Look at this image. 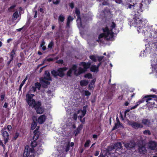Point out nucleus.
Returning <instances> with one entry per match:
<instances>
[{"label": "nucleus", "mask_w": 157, "mask_h": 157, "mask_svg": "<svg viewBox=\"0 0 157 157\" xmlns=\"http://www.w3.org/2000/svg\"><path fill=\"white\" fill-rule=\"evenodd\" d=\"M116 24L112 22L109 27L107 26L103 28V33L100 34L98 37V39L97 41L98 42L104 43V40H113V34L114 33V30L115 29Z\"/></svg>", "instance_id": "obj_1"}, {"label": "nucleus", "mask_w": 157, "mask_h": 157, "mask_svg": "<svg viewBox=\"0 0 157 157\" xmlns=\"http://www.w3.org/2000/svg\"><path fill=\"white\" fill-rule=\"evenodd\" d=\"M79 65L83 67H79L78 69H77L76 65H74L67 72V75L70 76L71 75L73 71H74L75 75L78 76L80 74L85 72L87 69L90 66L89 63H87L85 62H82L79 64Z\"/></svg>", "instance_id": "obj_2"}, {"label": "nucleus", "mask_w": 157, "mask_h": 157, "mask_svg": "<svg viewBox=\"0 0 157 157\" xmlns=\"http://www.w3.org/2000/svg\"><path fill=\"white\" fill-rule=\"evenodd\" d=\"M143 22L142 19L138 15L136 14L133 18V20L132 21V25L135 27H137V30L138 33H142L144 34L147 32H146V29L143 27Z\"/></svg>", "instance_id": "obj_3"}, {"label": "nucleus", "mask_w": 157, "mask_h": 157, "mask_svg": "<svg viewBox=\"0 0 157 157\" xmlns=\"http://www.w3.org/2000/svg\"><path fill=\"white\" fill-rule=\"evenodd\" d=\"M26 101L29 106H31L36 110V112L38 114H41L44 111L43 109L41 107V102L39 101L36 102L35 100L29 99V95H27Z\"/></svg>", "instance_id": "obj_4"}, {"label": "nucleus", "mask_w": 157, "mask_h": 157, "mask_svg": "<svg viewBox=\"0 0 157 157\" xmlns=\"http://www.w3.org/2000/svg\"><path fill=\"white\" fill-rule=\"evenodd\" d=\"M45 77L43 78L40 79V82L41 83L42 86L44 88H47V86L50 84L49 80H51L50 73L48 71H46L45 72Z\"/></svg>", "instance_id": "obj_5"}, {"label": "nucleus", "mask_w": 157, "mask_h": 157, "mask_svg": "<svg viewBox=\"0 0 157 157\" xmlns=\"http://www.w3.org/2000/svg\"><path fill=\"white\" fill-rule=\"evenodd\" d=\"M40 84L38 82H36L35 84V86H33L30 90L28 91L26 96V99H27V95H29V99H33V97L35 96V95L33 94L36 90L37 88L39 90L40 89L41 86Z\"/></svg>", "instance_id": "obj_6"}, {"label": "nucleus", "mask_w": 157, "mask_h": 157, "mask_svg": "<svg viewBox=\"0 0 157 157\" xmlns=\"http://www.w3.org/2000/svg\"><path fill=\"white\" fill-rule=\"evenodd\" d=\"M156 98L157 96L155 95H150L144 97V99L147 104H149L152 107H156V106H155V105Z\"/></svg>", "instance_id": "obj_7"}, {"label": "nucleus", "mask_w": 157, "mask_h": 157, "mask_svg": "<svg viewBox=\"0 0 157 157\" xmlns=\"http://www.w3.org/2000/svg\"><path fill=\"white\" fill-rule=\"evenodd\" d=\"M67 70L66 67L60 68L57 71L53 70L51 71V73L54 76H59L61 77H63L64 75V72Z\"/></svg>", "instance_id": "obj_8"}, {"label": "nucleus", "mask_w": 157, "mask_h": 157, "mask_svg": "<svg viewBox=\"0 0 157 157\" xmlns=\"http://www.w3.org/2000/svg\"><path fill=\"white\" fill-rule=\"evenodd\" d=\"M123 144L124 145V146L128 150H130L134 148L136 145L135 142L133 141L128 142H124Z\"/></svg>", "instance_id": "obj_9"}, {"label": "nucleus", "mask_w": 157, "mask_h": 157, "mask_svg": "<svg viewBox=\"0 0 157 157\" xmlns=\"http://www.w3.org/2000/svg\"><path fill=\"white\" fill-rule=\"evenodd\" d=\"M75 13L77 15V24L78 25H79L81 27L83 28L82 23L81 21V19L80 17V12L78 9H76L75 10Z\"/></svg>", "instance_id": "obj_10"}, {"label": "nucleus", "mask_w": 157, "mask_h": 157, "mask_svg": "<svg viewBox=\"0 0 157 157\" xmlns=\"http://www.w3.org/2000/svg\"><path fill=\"white\" fill-rule=\"evenodd\" d=\"M86 113V107L84 106L83 107V110H79L78 111V114L79 115L78 116V118H79V119L81 122H82V118L84 116Z\"/></svg>", "instance_id": "obj_11"}, {"label": "nucleus", "mask_w": 157, "mask_h": 157, "mask_svg": "<svg viewBox=\"0 0 157 157\" xmlns=\"http://www.w3.org/2000/svg\"><path fill=\"white\" fill-rule=\"evenodd\" d=\"M129 124L131 125L133 128L136 129L143 127V125L141 124L136 122H131L129 123Z\"/></svg>", "instance_id": "obj_12"}, {"label": "nucleus", "mask_w": 157, "mask_h": 157, "mask_svg": "<svg viewBox=\"0 0 157 157\" xmlns=\"http://www.w3.org/2000/svg\"><path fill=\"white\" fill-rule=\"evenodd\" d=\"M157 146L156 143L154 141H150L148 143L149 148L151 150H154Z\"/></svg>", "instance_id": "obj_13"}, {"label": "nucleus", "mask_w": 157, "mask_h": 157, "mask_svg": "<svg viewBox=\"0 0 157 157\" xmlns=\"http://www.w3.org/2000/svg\"><path fill=\"white\" fill-rule=\"evenodd\" d=\"M139 151L141 154H145L147 152V150L146 148L144 146H139Z\"/></svg>", "instance_id": "obj_14"}, {"label": "nucleus", "mask_w": 157, "mask_h": 157, "mask_svg": "<svg viewBox=\"0 0 157 157\" xmlns=\"http://www.w3.org/2000/svg\"><path fill=\"white\" fill-rule=\"evenodd\" d=\"M46 119V116L45 115L40 116L38 119V122L40 124L44 123Z\"/></svg>", "instance_id": "obj_15"}, {"label": "nucleus", "mask_w": 157, "mask_h": 157, "mask_svg": "<svg viewBox=\"0 0 157 157\" xmlns=\"http://www.w3.org/2000/svg\"><path fill=\"white\" fill-rule=\"evenodd\" d=\"M38 138V136H36V134H35L33 138L34 141H32L31 144V146L32 147H35L37 145H39L38 144H37L36 142L34 140H36Z\"/></svg>", "instance_id": "obj_16"}, {"label": "nucleus", "mask_w": 157, "mask_h": 157, "mask_svg": "<svg viewBox=\"0 0 157 157\" xmlns=\"http://www.w3.org/2000/svg\"><path fill=\"white\" fill-rule=\"evenodd\" d=\"M136 8H134V9H136L138 13H139L140 12H142L143 11V10L142 9V4L141 3H140L139 4L136 3Z\"/></svg>", "instance_id": "obj_17"}, {"label": "nucleus", "mask_w": 157, "mask_h": 157, "mask_svg": "<svg viewBox=\"0 0 157 157\" xmlns=\"http://www.w3.org/2000/svg\"><path fill=\"white\" fill-rule=\"evenodd\" d=\"M6 128H3L2 130V135L4 138H8L9 134L6 131Z\"/></svg>", "instance_id": "obj_18"}, {"label": "nucleus", "mask_w": 157, "mask_h": 157, "mask_svg": "<svg viewBox=\"0 0 157 157\" xmlns=\"http://www.w3.org/2000/svg\"><path fill=\"white\" fill-rule=\"evenodd\" d=\"M113 147L114 149L116 150L120 149L122 147V144L120 142H117L115 143L113 145Z\"/></svg>", "instance_id": "obj_19"}, {"label": "nucleus", "mask_w": 157, "mask_h": 157, "mask_svg": "<svg viewBox=\"0 0 157 157\" xmlns=\"http://www.w3.org/2000/svg\"><path fill=\"white\" fill-rule=\"evenodd\" d=\"M29 146H26L25 148L24 152L23 154V157H27L29 154V151L28 152Z\"/></svg>", "instance_id": "obj_20"}, {"label": "nucleus", "mask_w": 157, "mask_h": 157, "mask_svg": "<svg viewBox=\"0 0 157 157\" xmlns=\"http://www.w3.org/2000/svg\"><path fill=\"white\" fill-rule=\"evenodd\" d=\"M142 123L144 125L148 126H149L150 125V121L147 119H143L142 120Z\"/></svg>", "instance_id": "obj_21"}, {"label": "nucleus", "mask_w": 157, "mask_h": 157, "mask_svg": "<svg viewBox=\"0 0 157 157\" xmlns=\"http://www.w3.org/2000/svg\"><path fill=\"white\" fill-rule=\"evenodd\" d=\"M98 67L96 65H92L91 68L90 70L91 71L93 72H97L98 71Z\"/></svg>", "instance_id": "obj_22"}, {"label": "nucleus", "mask_w": 157, "mask_h": 157, "mask_svg": "<svg viewBox=\"0 0 157 157\" xmlns=\"http://www.w3.org/2000/svg\"><path fill=\"white\" fill-rule=\"evenodd\" d=\"M121 126H122V125L120 124V121L119 120L118 121H117V123L115 124V126L113 128L112 130H113L116 129H117L120 127Z\"/></svg>", "instance_id": "obj_23"}, {"label": "nucleus", "mask_w": 157, "mask_h": 157, "mask_svg": "<svg viewBox=\"0 0 157 157\" xmlns=\"http://www.w3.org/2000/svg\"><path fill=\"white\" fill-rule=\"evenodd\" d=\"M88 83V81L86 80H82L80 82V85L82 86H86Z\"/></svg>", "instance_id": "obj_24"}, {"label": "nucleus", "mask_w": 157, "mask_h": 157, "mask_svg": "<svg viewBox=\"0 0 157 157\" xmlns=\"http://www.w3.org/2000/svg\"><path fill=\"white\" fill-rule=\"evenodd\" d=\"M116 150V149H114L113 147H109L108 149L109 153V154L114 153Z\"/></svg>", "instance_id": "obj_25"}, {"label": "nucleus", "mask_w": 157, "mask_h": 157, "mask_svg": "<svg viewBox=\"0 0 157 157\" xmlns=\"http://www.w3.org/2000/svg\"><path fill=\"white\" fill-rule=\"evenodd\" d=\"M65 19L64 16L62 14H60L58 18V21L59 23L60 22H63Z\"/></svg>", "instance_id": "obj_26"}, {"label": "nucleus", "mask_w": 157, "mask_h": 157, "mask_svg": "<svg viewBox=\"0 0 157 157\" xmlns=\"http://www.w3.org/2000/svg\"><path fill=\"white\" fill-rule=\"evenodd\" d=\"M27 79V77H26L22 81L21 83V84L20 85L19 88V91H20L21 90V88L24 85V84H25V81H26V80Z\"/></svg>", "instance_id": "obj_27"}, {"label": "nucleus", "mask_w": 157, "mask_h": 157, "mask_svg": "<svg viewBox=\"0 0 157 157\" xmlns=\"http://www.w3.org/2000/svg\"><path fill=\"white\" fill-rule=\"evenodd\" d=\"M45 44V42L44 40H43L41 42L40 44V47L42 48V49L43 51H44L46 49V47L44 45Z\"/></svg>", "instance_id": "obj_28"}, {"label": "nucleus", "mask_w": 157, "mask_h": 157, "mask_svg": "<svg viewBox=\"0 0 157 157\" xmlns=\"http://www.w3.org/2000/svg\"><path fill=\"white\" fill-rule=\"evenodd\" d=\"M18 17V12L16 11L13 14V20H15Z\"/></svg>", "instance_id": "obj_29"}, {"label": "nucleus", "mask_w": 157, "mask_h": 157, "mask_svg": "<svg viewBox=\"0 0 157 157\" xmlns=\"http://www.w3.org/2000/svg\"><path fill=\"white\" fill-rule=\"evenodd\" d=\"M37 124V123L33 120L31 125V129L32 130L34 129L36 126Z\"/></svg>", "instance_id": "obj_30"}, {"label": "nucleus", "mask_w": 157, "mask_h": 157, "mask_svg": "<svg viewBox=\"0 0 157 157\" xmlns=\"http://www.w3.org/2000/svg\"><path fill=\"white\" fill-rule=\"evenodd\" d=\"M73 19V18L71 17V16H69L67 19V25L68 26H69L70 23L71 21H72Z\"/></svg>", "instance_id": "obj_31"}, {"label": "nucleus", "mask_w": 157, "mask_h": 157, "mask_svg": "<svg viewBox=\"0 0 157 157\" xmlns=\"http://www.w3.org/2000/svg\"><path fill=\"white\" fill-rule=\"evenodd\" d=\"M90 142L91 141L90 140H86L84 144V147L86 148L89 147Z\"/></svg>", "instance_id": "obj_32"}, {"label": "nucleus", "mask_w": 157, "mask_h": 157, "mask_svg": "<svg viewBox=\"0 0 157 157\" xmlns=\"http://www.w3.org/2000/svg\"><path fill=\"white\" fill-rule=\"evenodd\" d=\"M145 101V99H144V97L143 98V99L141 100H139L138 102H137L136 103V105L137 107L141 103H142L144 102Z\"/></svg>", "instance_id": "obj_33"}, {"label": "nucleus", "mask_w": 157, "mask_h": 157, "mask_svg": "<svg viewBox=\"0 0 157 157\" xmlns=\"http://www.w3.org/2000/svg\"><path fill=\"white\" fill-rule=\"evenodd\" d=\"M95 80L94 79L91 82H90V84L89 85V87L91 88H92L94 84L95 83Z\"/></svg>", "instance_id": "obj_34"}, {"label": "nucleus", "mask_w": 157, "mask_h": 157, "mask_svg": "<svg viewBox=\"0 0 157 157\" xmlns=\"http://www.w3.org/2000/svg\"><path fill=\"white\" fill-rule=\"evenodd\" d=\"M66 148H65V150L66 152L68 151L69 150L70 144L69 143H66L65 146Z\"/></svg>", "instance_id": "obj_35"}, {"label": "nucleus", "mask_w": 157, "mask_h": 157, "mask_svg": "<svg viewBox=\"0 0 157 157\" xmlns=\"http://www.w3.org/2000/svg\"><path fill=\"white\" fill-rule=\"evenodd\" d=\"M84 77L86 78H92V75L90 73H88V74H86L85 75Z\"/></svg>", "instance_id": "obj_36"}, {"label": "nucleus", "mask_w": 157, "mask_h": 157, "mask_svg": "<svg viewBox=\"0 0 157 157\" xmlns=\"http://www.w3.org/2000/svg\"><path fill=\"white\" fill-rule=\"evenodd\" d=\"M90 59L94 61H96L97 60V58L94 56H90Z\"/></svg>", "instance_id": "obj_37"}, {"label": "nucleus", "mask_w": 157, "mask_h": 157, "mask_svg": "<svg viewBox=\"0 0 157 157\" xmlns=\"http://www.w3.org/2000/svg\"><path fill=\"white\" fill-rule=\"evenodd\" d=\"M128 8L131 9L133 8V9H134V8H136V4H133V5H131V4H129L128 5Z\"/></svg>", "instance_id": "obj_38"}, {"label": "nucleus", "mask_w": 157, "mask_h": 157, "mask_svg": "<svg viewBox=\"0 0 157 157\" xmlns=\"http://www.w3.org/2000/svg\"><path fill=\"white\" fill-rule=\"evenodd\" d=\"M16 6L15 5H13L10 7V8H8V10L10 12L13 11V10L14 8Z\"/></svg>", "instance_id": "obj_39"}, {"label": "nucleus", "mask_w": 157, "mask_h": 157, "mask_svg": "<svg viewBox=\"0 0 157 157\" xmlns=\"http://www.w3.org/2000/svg\"><path fill=\"white\" fill-rule=\"evenodd\" d=\"M15 54V51L14 49L10 53V57H14Z\"/></svg>", "instance_id": "obj_40"}, {"label": "nucleus", "mask_w": 157, "mask_h": 157, "mask_svg": "<svg viewBox=\"0 0 157 157\" xmlns=\"http://www.w3.org/2000/svg\"><path fill=\"white\" fill-rule=\"evenodd\" d=\"M144 134L150 135L151 133V132L149 130H145L144 132Z\"/></svg>", "instance_id": "obj_41"}, {"label": "nucleus", "mask_w": 157, "mask_h": 157, "mask_svg": "<svg viewBox=\"0 0 157 157\" xmlns=\"http://www.w3.org/2000/svg\"><path fill=\"white\" fill-rule=\"evenodd\" d=\"M73 118L75 120H76L77 119V114L75 113H74L73 116Z\"/></svg>", "instance_id": "obj_42"}, {"label": "nucleus", "mask_w": 157, "mask_h": 157, "mask_svg": "<svg viewBox=\"0 0 157 157\" xmlns=\"http://www.w3.org/2000/svg\"><path fill=\"white\" fill-rule=\"evenodd\" d=\"M53 42L52 41H51L48 45V47L49 48H52L53 46Z\"/></svg>", "instance_id": "obj_43"}, {"label": "nucleus", "mask_w": 157, "mask_h": 157, "mask_svg": "<svg viewBox=\"0 0 157 157\" xmlns=\"http://www.w3.org/2000/svg\"><path fill=\"white\" fill-rule=\"evenodd\" d=\"M104 56H98L97 58L98 59V61L99 62L101 61L103 59Z\"/></svg>", "instance_id": "obj_44"}, {"label": "nucleus", "mask_w": 157, "mask_h": 157, "mask_svg": "<svg viewBox=\"0 0 157 157\" xmlns=\"http://www.w3.org/2000/svg\"><path fill=\"white\" fill-rule=\"evenodd\" d=\"M56 62L59 64H62L63 63V60L62 59H59L56 61Z\"/></svg>", "instance_id": "obj_45"}, {"label": "nucleus", "mask_w": 157, "mask_h": 157, "mask_svg": "<svg viewBox=\"0 0 157 157\" xmlns=\"http://www.w3.org/2000/svg\"><path fill=\"white\" fill-rule=\"evenodd\" d=\"M80 131V130H79V129H78V128H77L76 131H75L74 132V133L75 134V136H76L78 133H79Z\"/></svg>", "instance_id": "obj_46"}, {"label": "nucleus", "mask_w": 157, "mask_h": 157, "mask_svg": "<svg viewBox=\"0 0 157 157\" xmlns=\"http://www.w3.org/2000/svg\"><path fill=\"white\" fill-rule=\"evenodd\" d=\"M85 94L86 96H89L90 94V93L87 90L85 91Z\"/></svg>", "instance_id": "obj_47"}, {"label": "nucleus", "mask_w": 157, "mask_h": 157, "mask_svg": "<svg viewBox=\"0 0 157 157\" xmlns=\"http://www.w3.org/2000/svg\"><path fill=\"white\" fill-rule=\"evenodd\" d=\"M4 66V64L3 63H2V62H0V70L2 69Z\"/></svg>", "instance_id": "obj_48"}, {"label": "nucleus", "mask_w": 157, "mask_h": 157, "mask_svg": "<svg viewBox=\"0 0 157 157\" xmlns=\"http://www.w3.org/2000/svg\"><path fill=\"white\" fill-rule=\"evenodd\" d=\"M7 129L9 131H10L12 129V127L10 125H8L7 127Z\"/></svg>", "instance_id": "obj_49"}, {"label": "nucleus", "mask_w": 157, "mask_h": 157, "mask_svg": "<svg viewBox=\"0 0 157 157\" xmlns=\"http://www.w3.org/2000/svg\"><path fill=\"white\" fill-rule=\"evenodd\" d=\"M19 135V134L17 133H16V134H15V136H14V139L15 140L18 137Z\"/></svg>", "instance_id": "obj_50"}, {"label": "nucleus", "mask_w": 157, "mask_h": 157, "mask_svg": "<svg viewBox=\"0 0 157 157\" xmlns=\"http://www.w3.org/2000/svg\"><path fill=\"white\" fill-rule=\"evenodd\" d=\"M5 95L4 94H2L1 96V100L2 101L3 100L5 97Z\"/></svg>", "instance_id": "obj_51"}, {"label": "nucleus", "mask_w": 157, "mask_h": 157, "mask_svg": "<svg viewBox=\"0 0 157 157\" xmlns=\"http://www.w3.org/2000/svg\"><path fill=\"white\" fill-rule=\"evenodd\" d=\"M4 144H6V143L8 142V138H4Z\"/></svg>", "instance_id": "obj_52"}, {"label": "nucleus", "mask_w": 157, "mask_h": 157, "mask_svg": "<svg viewBox=\"0 0 157 157\" xmlns=\"http://www.w3.org/2000/svg\"><path fill=\"white\" fill-rule=\"evenodd\" d=\"M53 3L55 4H58L59 2V1L58 0H56L55 1H53Z\"/></svg>", "instance_id": "obj_53"}, {"label": "nucleus", "mask_w": 157, "mask_h": 157, "mask_svg": "<svg viewBox=\"0 0 157 157\" xmlns=\"http://www.w3.org/2000/svg\"><path fill=\"white\" fill-rule=\"evenodd\" d=\"M70 6L71 9H73L74 8V4L73 3H71L70 4Z\"/></svg>", "instance_id": "obj_54"}, {"label": "nucleus", "mask_w": 157, "mask_h": 157, "mask_svg": "<svg viewBox=\"0 0 157 157\" xmlns=\"http://www.w3.org/2000/svg\"><path fill=\"white\" fill-rule=\"evenodd\" d=\"M8 106V103H7L6 102H5L3 105V107L6 108Z\"/></svg>", "instance_id": "obj_55"}, {"label": "nucleus", "mask_w": 157, "mask_h": 157, "mask_svg": "<svg viewBox=\"0 0 157 157\" xmlns=\"http://www.w3.org/2000/svg\"><path fill=\"white\" fill-rule=\"evenodd\" d=\"M137 107V106H136V105H135L132 107H131L130 108V109L131 110H132V109H134L135 108H136V107Z\"/></svg>", "instance_id": "obj_56"}, {"label": "nucleus", "mask_w": 157, "mask_h": 157, "mask_svg": "<svg viewBox=\"0 0 157 157\" xmlns=\"http://www.w3.org/2000/svg\"><path fill=\"white\" fill-rule=\"evenodd\" d=\"M151 91H153L154 92H156L157 91L155 89H152L151 90Z\"/></svg>", "instance_id": "obj_57"}, {"label": "nucleus", "mask_w": 157, "mask_h": 157, "mask_svg": "<svg viewBox=\"0 0 157 157\" xmlns=\"http://www.w3.org/2000/svg\"><path fill=\"white\" fill-rule=\"evenodd\" d=\"M98 137V136L97 135H93V138L94 139H96Z\"/></svg>", "instance_id": "obj_58"}, {"label": "nucleus", "mask_w": 157, "mask_h": 157, "mask_svg": "<svg viewBox=\"0 0 157 157\" xmlns=\"http://www.w3.org/2000/svg\"><path fill=\"white\" fill-rule=\"evenodd\" d=\"M82 126L80 125V126L78 127L77 128L78 129H79V130H81L82 129Z\"/></svg>", "instance_id": "obj_59"}, {"label": "nucleus", "mask_w": 157, "mask_h": 157, "mask_svg": "<svg viewBox=\"0 0 157 157\" xmlns=\"http://www.w3.org/2000/svg\"><path fill=\"white\" fill-rule=\"evenodd\" d=\"M99 154V152L98 151H96V153L95 154V155L96 156L98 155Z\"/></svg>", "instance_id": "obj_60"}, {"label": "nucleus", "mask_w": 157, "mask_h": 157, "mask_svg": "<svg viewBox=\"0 0 157 157\" xmlns=\"http://www.w3.org/2000/svg\"><path fill=\"white\" fill-rule=\"evenodd\" d=\"M0 145L4 147L3 143L1 141H0Z\"/></svg>", "instance_id": "obj_61"}, {"label": "nucleus", "mask_w": 157, "mask_h": 157, "mask_svg": "<svg viewBox=\"0 0 157 157\" xmlns=\"http://www.w3.org/2000/svg\"><path fill=\"white\" fill-rule=\"evenodd\" d=\"M12 39L11 38H10L9 39H8L7 40V42L8 43H9L10 41H12Z\"/></svg>", "instance_id": "obj_62"}, {"label": "nucleus", "mask_w": 157, "mask_h": 157, "mask_svg": "<svg viewBox=\"0 0 157 157\" xmlns=\"http://www.w3.org/2000/svg\"><path fill=\"white\" fill-rule=\"evenodd\" d=\"M53 60V59L52 58H49V59H48L47 60L48 61H52Z\"/></svg>", "instance_id": "obj_63"}, {"label": "nucleus", "mask_w": 157, "mask_h": 157, "mask_svg": "<svg viewBox=\"0 0 157 157\" xmlns=\"http://www.w3.org/2000/svg\"><path fill=\"white\" fill-rule=\"evenodd\" d=\"M21 63H19L17 64V66L18 67H21Z\"/></svg>", "instance_id": "obj_64"}]
</instances>
